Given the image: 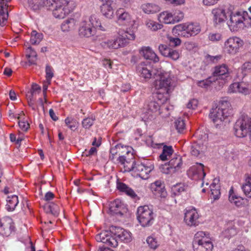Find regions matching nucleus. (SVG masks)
Masks as SVG:
<instances>
[{
	"instance_id": "680f3d73",
	"label": "nucleus",
	"mask_w": 251,
	"mask_h": 251,
	"mask_svg": "<svg viewBox=\"0 0 251 251\" xmlns=\"http://www.w3.org/2000/svg\"><path fill=\"white\" fill-rule=\"evenodd\" d=\"M43 1V8L46 7L48 9L52 10V8L56 5V2L53 0H45Z\"/></svg>"
},
{
	"instance_id": "ddd939ff",
	"label": "nucleus",
	"mask_w": 251,
	"mask_h": 251,
	"mask_svg": "<svg viewBox=\"0 0 251 251\" xmlns=\"http://www.w3.org/2000/svg\"><path fill=\"white\" fill-rule=\"evenodd\" d=\"M230 93H240L244 95L251 93V82L242 81L231 84L228 89Z\"/></svg>"
},
{
	"instance_id": "4be33fe9",
	"label": "nucleus",
	"mask_w": 251,
	"mask_h": 251,
	"mask_svg": "<svg viewBox=\"0 0 251 251\" xmlns=\"http://www.w3.org/2000/svg\"><path fill=\"white\" fill-rule=\"evenodd\" d=\"M137 73L144 78H150L152 76L151 66L147 62H142L136 67Z\"/></svg>"
},
{
	"instance_id": "b1692460",
	"label": "nucleus",
	"mask_w": 251,
	"mask_h": 251,
	"mask_svg": "<svg viewBox=\"0 0 251 251\" xmlns=\"http://www.w3.org/2000/svg\"><path fill=\"white\" fill-rule=\"evenodd\" d=\"M213 75L214 76L219 77V79H227L229 76L228 66L225 64L216 66Z\"/></svg>"
},
{
	"instance_id": "a878e982",
	"label": "nucleus",
	"mask_w": 251,
	"mask_h": 251,
	"mask_svg": "<svg viewBox=\"0 0 251 251\" xmlns=\"http://www.w3.org/2000/svg\"><path fill=\"white\" fill-rule=\"evenodd\" d=\"M212 13L214 16L213 20L214 22L218 24L225 21L228 14L226 12V10L221 8H215L213 9Z\"/></svg>"
},
{
	"instance_id": "39448f33",
	"label": "nucleus",
	"mask_w": 251,
	"mask_h": 251,
	"mask_svg": "<svg viewBox=\"0 0 251 251\" xmlns=\"http://www.w3.org/2000/svg\"><path fill=\"white\" fill-rule=\"evenodd\" d=\"M234 134L239 138L245 137L249 134L251 141V118L242 116L236 122L234 126Z\"/></svg>"
},
{
	"instance_id": "9b49d317",
	"label": "nucleus",
	"mask_w": 251,
	"mask_h": 251,
	"mask_svg": "<svg viewBox=\"0 0 251 251\" xmlns=\"http://www.w3.org/2000/svg\"><path fill=\"white\" fill-rule=\"evenodd\" d=\"M153 169V165L148 161H137L131 171L142 179H146L149 178L150 173Z\"/></svg>"
},
{
	"instance_id": "1a4fd4ad",
	"label": "nucleus",
	"mask_w": 251,
	"mask_h": 251,
	"mask_svg": "<svg viewBox=\"0 0 251 251\" xmlns=\"http://www.w3.org/2000/svg\"><path fill=\"white\" fill-rule=\"evenodd\" d=\"M154 74L156 76L154 81L155 89L169 92L172 81L170 73L160 70Z\"/></svg>"
},
{
	"instance_id": "864d4df0",
	"label": "nucleus",
	"mask_w": 251,
	"mask_h": 251,
	"mask_svg": "<svg viewBox=\"0 0 251 251\" xmlns=\"http://www.w3.org/2000/svg\"><path fill=\"white\" fill-rule=\"evenodd\" d=\"M119 156H122V155H126L129 153H131V150L132 148L129 146H124L122 145L121 144H119Z\"/></svg>"
},
{
	"instance_id": "cd10ccee",
	"label": "nucleus",
	"mask_w": 251,
	"mask_h": 251,
	"mask_svg": "<svg viewBox=\"0 0 251 251\" xmlns=\"http://www.w3.org/2000/svg\"><path fill=\"white\" fill-rule=\"evenodd\" d=\"M251 73V62L244 63L237 70L236 77L239 80L243 79L248 74Z\"/></svg>"
},
{
	"instance_id": "4c0bfd02",
	"label": "nucleus",
	"mask_w": 251,
	"mask_h": 251,
	"mask_svg": "<svg viewBox=\"0 0 251 251\" xmlns=\"http://www.w3.org/2000/svg\"><path fill=\"white\" fill-rule=\"evenodd\" d=\"M44 209L47 213H50L54 216H57L59 213L58 206L53 202L45 205Z\"/></svg>"
},
{
	"instance_id": "f8f14e48",
	"label": "nucleus",
	"mask_w": 251,
	"mask_h": 251,
	"mask_svg": "<svg viewBox=\"0 0 251 251\" xmlns=\"http://www.w3.org/2000/svg\"><path fill=\"white\" fill-rule=\"evenodd\" d=\"M244 45V42L240 38L234 37L227 39L224 44V50L227 53L234 55Z\"/></svg>"
},
{
	"instance_id": "0e129e2a",
	"label": "nucleus",
	"mask_w": 251,
	"mask_h": 251,
	"mask_svg": "<svg viewBox=\"0 0 251 251\" xmlns=\"http://www.w3.org/2000/svg\"><path fill=\"white\" fill-rule=\"evenodd\" d=\"M168 39L170 44L175 47L180 45L181 42L180 39L178 38L169 36L168 37Z\"/></svg>"
},
{
	"instance_id": "8fccbe9b",
	"label": "nucleus",
	"mask_w": 251,
	"mask_h": 251,
	"mask_svg": "<svg viewBox=\"0 0 251 251\" xmlns=\"http://www.w3.org/2000/svg\"><path fill=\"white\" fill-rule=\"evenodd\" d=\"M95 121V118L93 116L86 118L82 121V126L85 129H89L93 125Z\"/></svg>"
},
{
	"instance_id": "20e7f679",
	"label": "nucleus",
	"mask_w": 251,
	"mask_h": 251,
	"mask_svg": "<svg viewBox=\"0 0 251 251\" xmlns=\"http://www.w3.org/2000/svg\"><path fill=\"white\" fill-rule=\"evenodd\" d=\"M96 27H99L101 30H104L99 19L95 15H92L88 20L81 22L78 29V34L81 37H91L95 34Z\"/></svg>"
},
{
	"instance_id": "f704fd0d",
	"label": "nucleus",
	"mask_w": 251,
	"mask_h": 251,
	"mask_svg": "<svg viewBox=\"0 0 251 251\" xmlns=\"http://www.w3.org/2000/svg\"><path fill=\"white\" fill-rule=\"evenodd\" d=\"M169 92L164 91L160 90H157L156 93L154 94L152 99L156 101L160 104L165 102L169 98Z\"/></svg>"
},
{
	"instance_id": "37998d69",
	"label": "nucleus",
	"mask_w": 251,
	"mask_h": 251,
	"mask_svg": "<svg viewBox=\"0 0 251 251\" xmlns=\"http://www.w3.org/2000/svg\"><path fill=\"white\" fill-rule=\"evenodd\" d=\"M43 38L42 33L37 32L36 30H33L31 33L30 43L32 45H37L40 43Z\"/></svg>"
},
{
	"instance_id": "c9c22d12",
	"label": "nucleus",
	"mask_w": 251,
	"mask_h": 251,
	"mask_svg": "<svg viewBox=\"0 0 251 251\" xmlns=\"http://www.w3.org/2000/svg\"><path fill=\"white\" fill-rule=\"evenodd\" d=\"M6 201V209L8 211H13L19 202L18 198L16 195L8 196Z\"/></svg>"
},
{
	"instance_id": "a211bd4d",
	"label": "nucleus",
	"mask_w": 251,
	"mask_h": 251,
	"mask_svg": "<svg viewBox=\"0 0 251 251\" xmlns=\"http://www.w3.org/2000/svg\"><path fill=\"white\" fill-rule=\"evenodd\" d=\"M117 160L122 165H124L125 170L128 172L131 171L137 162L134 160V156L132 152L126 155L120 156Z\"/></svg>"
},
{
	"instance_id": "aec40b11",
	"label": "nucleus",
	"mask_w": 251,
	"mask_h": 251,
	"mask_svg": "<svg viewBox=\"0 0 251 251\" xmlns=\"http://www.w3.org/2000/svg\"><path fill=\"white\" fill-rule=\"evenodd\" d=\"M127 210L126 205L119 199H116L111 202L109 206V210L112 215L122 216Z\"/></svg>"
},
{
	"instance_id": "338daca9",
	"label": "nucleus",
	"mask_w": 251,
	"mask_h": 251,
	"mask_svg": "<svg viewBox=\"0 0 251 251\" xmlns=\"http://www.w3.org/2000/svg\"><path fill=\"white\" fill-rule=\"evenodd\" d=\"M54 198V194L50 191H49L46 193L44 200L46 201H49L52 200Z\"/></svg>"
},
{
	"instance_id": "4468645a",
	"label": "nucleus",
	"mask_w": 251,
	"mask_h": 251,
	"mask_svg": "<svg viewBox=\"0 0 251 251\" xmlns=\"http://www.w3.org/2000/svg\"><path fill=\"white\" fill-rule=\"evenodd\" d=\"M16 227L13 220L8 216L3 217L0 220V234L5 237L15 233Z\"/></svg>"
},
{
	"instance_id": "69168bd1",
	"label": "nucleus",
	"mask_w": 251,
	"mask_h": 251,
	"mask_svg": "<svg viewBox=\"0 0 251 251\" xmlns=\"http://www.w3.org/2000/svg\"><path fill=\"white\" fill-rule=\"evenodd\" d=\"M198 101L196 99H192L189 100L187 104V107L189 109H195L198 106Z\"/></svg>"
},
{
	"instance_id": "bb28decb",
	"label": "nucleus",
	"mask_w": 251,
	"mask_h": 251,
	"mask_svg": "<svg viewBox=\"0 0 251 251\" xmlns=\"http://www.w3.org/2000/svg\"><path fill=\"white\" fill-rule=\"evenodd\" d=\"M140 53L143 55L147 60H152L154 62H157L159 59L156 53L149 47H144L142 49Z\"/></svg>"
},
{
	"instance_id": "49530a36",
	"label": "nucleus",
	"mask_w": 251,
	"mask_h": 251,
	"mask_svg": "<svg viewBox=\"0 0 251 251\" xmlns=\"http://www.w3.org/2000/svg\"><path fill=\"white\" fill-rule=\"evenodd\" d=\"M187 187L183 183H179L174 185L172 188V192L174 196L179 195L186 191Z\"/></svg>"
},
{
	"instance_id": "ea45409f",
	"label": "nucleus",
	"mask_w": 251,
	"mask_h": 251,
	"mask_svg": "<svg viewBox=\"0 0 251 251\" xmlns=\"http://www.w3.org/2000/svg\"><path fill=\"white\" fill-rule=\"evenodd\" d=\"M210 187L211 192V197H212L213 199V201L212 202H213L214 201L219 200L220 197V186L218 184H216L215 182H213Z\"/></svg>"
},
{
	"instance_id": "c756f323",
	"label": "nucleus",
	"mask_w": 251,
	"mask_h": 251,
	"mask_svg": "<svg viewBox=\"0 0 251 251\" xmlns=\"http://www.w3.org/2000/svg\"><path fill=\"white\" fill-rule=\"evenodd\" d=\"M76 24V20L74 18H69L63 22L61 25V28L63 32H68L74 29Z\"/></svg>"
},
{
	"instance_id": "3c124183",
	"label": "nucleus",
	"mask_w": 251,
	"mask_h": 251,
	"mask_svg": "<svg viewBox=\"0 0 251 251\" xmlns=\"http://www.w3.org/2000/svg\"><path fill=\"white\" fill-rule=\"evenodd\" d=\"M196 135L198 138V142L197 144H203L204 142H206L208 140V135L206 133L203 131H197Z\"/></svg>"
},
{
	"instance_id": "5701e85b",
	"label": "nucleus",
	"mask_w": 251,
	"mask_h": 251,
	"mask_svg": "<svg viewBox=\"0 0 251 251\" xmlns=\"http://www.w3.org/2000/svg\"><path fill=\"white\" fill-rule=\"evenodd\" d=\"M160 103L158 102L152 98H150L145 105V108L147 110L148 113L149 114L151 113H155L157 115L160 114L163 112V106L161 108V110L162 112L160 111Z\"/></svg>"
},
{
	"instance_id": "13d9d810",
	"label": "nucleus",
	"mask_w": 251,
	"mask_h": 251,
	"mask_svg": "<svg viewBox=\"0 0 251 251\" xmlns=\"http://www.w3.org/2000/svg\"><path fill=\"white\" fill-rule=\"evenodd\" d=\"M214 80L211 77L199 81L198 85L201 87L206 88Z\"/></svg>"
},
{
	"instance_id": "dca6fc26",
	"label": "nucleus",
	"mask_w": 251,
	"mask_h": 251,
	"mask_svg": "<svg viewBox=\"0 0 251 251\" xmlns=\"http://www.w3.org/2000/svg\"><path fill=\"white\" fill-rule=\"evenodd\" d=\"M63 5H59L57 6L55 5V8L52 9V14L53 16L59 19H63L67 15L70 13L73 10V8H70L69 6L72 4L73 1L69 0V3H66L65 1H61Z\"/></svg>"
},
{
	"instance_id": "7c9ffc66",
	"label": "nucleus",
	"mask_w": 251,
	"mask_h": 251,
	"mask_svg": "<svg viewBox=\"0 0 251 251\" xmlns=\"http://www.w3.org/2000/svg\"><path fill=\"white\" fill-rule=\"evenodd\" d=\"M168 163L175 173L178 172L182 166V158L179 155H175Z\"/></svg>"
},
{
	"instance_id": "052dcab7",
	"label": "nucleus",
	"mask_w": 251,
	"mask_h": 251,
	"mask_svg": "<svg viewBox=\"0 0 251 251\" xmlns=\"http://www.w3.org/2000/svg\"><path fill=\"white\" fill-rule=\"evenodd\" d=\"M19 115H20L19 114ZM18 119L19 120L18 124L20 128L24 131H26L27 129L29 127V124L25 121H22L20 119H21V117L20 116H18Z\"/></svg>"
},
{
	"instance_id": "7ed1b4c3",
	"label": "nucleus",
	"mask_w": 251,
	"mask_h": 251,
	"mask_svg": "<svg viewBox=\"0 0 251 251\" xmlns=\"http://www.w3.org/2000/svg\"><path fill=\"white\" fill-rule=\"evenodd\" d=\"M135 35L133 31L119 30L118 36L113 38L106 39L100 43V46L104 49H118L125 47L128 43V40H134Z\"/></svg>"
},
{
	"instance_id": "473e14b6",
	"label": "nucleus",
	"mask_w": 251,
	"mask_h": 251,
	"mask_svg": "<svg viewBox=\"0 0 251 251\" xmlns=\"http://www.w3.org/2000/svg\"><path fill=\"white\" fill-rule=\"evenodd\" d=\"M228 200L231 203L237 207L242 206L244 203L243 199L235 194L232 188L229 191Z\"/></svg>"
},
{
	"instance_id": "5fc2aeb1",
	"label": "nucleus",
	"mask_w": 251,
	"mask_h": 251,
	"mask_svg": "<svg viewBox=\"0 0 251 251\" xmlns=\"http://www.w3.org/2000/svg\"><path fill=\"white\" fill-rule=\"evenodd\" d=\"M159 169L162 173L165 174H173L175 173L169 163H165L161 165L159 167Z\"/></svg>"
},
{
	"instance_id": "a19ab883",
	"label": "nucleus",
	"mask_w": 251,
	"mask_h": 251,
	"mask_svg": "<svg viewBox=\"0 0 251 251\" xmlns=\"http://www.w3.org/2000/svg\"><path fill=\"white\" fill-rule=\"evenodd\" d=\"M37 56L36 52L31 47H28L26 49V57L28 59L29 65L36 64Z\"/></svg>"
},
{
	"instance_id": "e433bc0d",
	"label": "nucleus",
	"mask_w": 251,
	"mask_h": 251,
	"mask_svg": "<svg viewBox=\"0 0 251 251\" xmlns=\"http://www.w3.org/2000/svg\"><path fill=\"white\" fill-rule=\"evenodd\" d=\"M173 152L174 150L171 146L164 145L159 156L160 159L162 161L167 160L173 155Z\"/></svg>"
},
{
	"instance_id": "6e6d98bb",
	"label": "nucleus",
	"mask_w": 251,
	"mask_h": 251,
	"mask_svg": "<svg viewBox=\"0 0 251 251\" xmlns=\"http://www.w3.org/2000/svg\"><path fill=\"white\" fill-rule=\"evenodd\" d=\"M175 126L178 132H181L185 127V124L183 120L178 118L175 121Z\"/></svg>"
},
{
	"instance_id": "6e6552de",
	"label": "nucleus",
	"mask_w": 251,
	"mask_h": 251,
	"mask_svg": "<svg viewBox=\"0 0 251 251\" xmlns=\"http://www.w3.org/2000/svg\"><path fill=\"white\" fill-rule=\"evenodd\" d=\"M137 218L143 227L151 226L154 221V214L152 209L150 208L148 205L140 206L137 209Z\"/></svg>"
},
{
	"instance_id": "c85d7f7f",
	"label": "nucleus",
	"mask_w": 251,
	"mask_h": 251,
	"mask_svg": "<svg viewBox=\"0 0 251 251\" xmlns=\"http://www.w3.org/2000/svg\"><path fill=\"white\" fill-rule=\"evenodd\" d=\"M117 188L121 192L124 193L131 198H134L137 197L135 192L131 188L123 182H117Z\"/></svg>"
},
{
	"instance_id": "f3484780",
	"label": "nucleus",
	"mask_w": 251,
	"mask_h": 251,
	"mask_svg": "<svg viewBox=\"0 0 251 251\" xmlns=\"http://www.w3.org/2000/svg\"><path fill=\"white\" fill-rule=\"evenodd\" d=\"M199 215L195 208L186 209L184 220L188 226H198L199 224Z\"/></svg>"
},
{
	"instance_id": "c03bdc74",
	"label": "nucleus",
	"mask_w": 251,
	"mask_h": 251,
	"mask_svg": "<svg viewBox=\"0 0 251 251\" xmlns=\"http://www.w3.org/2000/svg\"><path fill=\"white\" fill-rule=\"evenodd\" d=\"M102 14L106 18L111 19L113 16V9L111 5H103L100 6Z\"/></svg>"
},
{
	"instance_id": "393cba45",
	"label": "nucleus",
	"mask_w": 251,
	"mask_h": 251,
	"mask_svg": "<svg viewBox=\"0 0 251 251\" xmlns=\"http://www.w3.org/2000/svg\"><path fill=\"white\" fill-rule=\"evenodd\" d=\"M158 20L160 22H162L166 24H174L179 22L180 19L174 16L171 13L164 11L159 15Z\"/></svg>"
},
{
	"instance_id": "412c9836",
	"label": "nucleus",
	"mask_w": 251,
	"mask_h": 251,
	"mask_svg": "<svg viewBox=\"0 0 251 251\" xmlns=\"http://www.w3.org/2000/svg\"><path fill=\"white\" fill-rule=\"evenodd\" d=\"M151 190L157 197L165 198L167 196V191L165 188L164 184L160 180L151 183Z\"/></svg>"
},
{
	"instance_id": "79ce46f5",
	"label": "nucleus",
	"mask_w": 251,
	"mask_h": 251,
	"mask_svg": "<svg viewBox=\"0 0 251 251\" xmlns=\"http://www.w3.org/2000/svg\"><path fill=\"white\" fill-rule=\"evenodd\" d=\"M8 7L0 6V25L4 26L8 17Z\"/></svg>"
},
{
	"instance_id": "58836bf2",
	"label": "nucleus",
	"mask_w": 251,
	"mask_h": 251,
	"mask_svg": "<svg viewBox=\"0 0 251 251\" xmlns=\"http://www.w3.org/2000/svg\"><path fill=\"white\" fill-rule=\"evenodd\" d=\"M143 11L147 14H153L160 10V7L155 4L147 3L142 5Z\"/></svg>"
},
{
	"instance_id": "6ab92c4d",
	"label": "nucleus",
	"mask_w": 251,
	"mask_h": 251,
	"mask_svg": "<svg viewBox=\"0 0 251 251\" xmlns=\"http://www.w3.org/2000/svg\"><path fill=\"white\" fill-rule=\"evenodd\" d=\"M158 50L163 56L169 57L174 61L177 60L180 57V53L178 50L171 49L166 45H160Z\"/></svg>"
},
{
	"instance_id": "bf43d9fd",
	"label": "nucleus",
	"mask_w": 251,
	"mask_h": 251,
	"mask_svg": "<svg viewBox=\"0 0 251 251\" xmlns=\"http://www.w3.org/2000/svg\"><path fill=\"white\" fill-rule=\"evenodd\" d=\"M208 39L212 42H217L221 40L222 35L219 33H210L208 35Z\"/></svg>"
},
{
	"instance_id": "0eeeda50",
	"label": "nucleus",
	"mask_w": 251,
	"mask_h": 251,
	"mask_svg": "<svg viewBox=\"0 0 251 251\" xmlns=\"http://www.w3.org/2000/svg\"><path fill=\"white\" fill-rule=\"evenodd\" d=\"M229 103L226 101H222L218 106L213 108L210 110L209 117L215 125L216 127L220 125L223 121L227 117V110L225 107H228Z\"/></svg>"
},
{
	"instance_id": "f03ea898",
	"label": "nucleus",
	"mask_w": 251,
	"mask_h": 251,
	"mask_svg": "<svg viewBox=\"0 0 251 251\" xmlns=\"http://www.w3.org/2000/svg\"><path fill=\"white\" fill-rule=\"evenodd\" d=\"M232 6H230L227 12L229 20L227 24L231 31H238L251 26V18L246 11L232 12Z\"/></svg>"
},
{
	"instance_id": "4d7b16f0",
	"label": "nucleus",
	"mask_w": 251,
	"mask_h": 251,
	"mask_svg": "<svg viewBox=\"0 0 251 251\" xmlns=\"http://www.w3.org/2000/svg\"><path fill=\"white\" fill-rule=\"evenodd\" d=\"M45 71L46 80L48 82V84H50L51 79L53 76L52 68L49 65H47Z\"/></svg>"
},
{
	"instance_id": "72a5a7b5",
	"label": "nucleus",
	"mask_w": 251,
	"mask_h": 251,
	"mask_svg": "<svg viewBox=\"0 0 251 251\" xmlns=\"http://www.w3.org/2000/svg\"><path fill=\"white\" fill-rule=\"evenodd\" d=\"M191 170L194 175H197L198 178L203 180L204 178L206 173L204 171V165L201 163H196V165L191 167Z\"/></svg>"
},
{
	"instance_id": "774afa93",
	"label": "nucleus",
	"mask_w": 251,
	"mask_h": 251,
	"mask_svg": "<svg viewBox=\"0 0 251 251\" xmlns=\"http://www.w3.org/2000/svg\"><path fill=\"white\" fill-rule=\"evenodd\" d=\"M102 65L106 68H112V62L110 60L105 59L102 61Z\"/></svg>"
},
{
	"instance_id": "f257e3e1",
	"label": "nucleus",
	"mask_w": 251,
	"mask_h": 251,
	"mask_svg": "<svg viewBox=\"0 0 251 251\" xmlns=\"http://www.w3.org/2000/svg\"><path fill=\"white\" fill-rule=\"evenodd\" d=\"M96 239L98 242L115 248L118 245V240L128 243L131 241L132 237L129 231L120 227L111 226L109 232L104 231L96 235Z\"/></svg>"
},
{
	"instance_id": "e2e57ef3",
	"label": "nucleus",
	"mask_w": 251,
	"mask_h": 251,
	"mask_svg": "<svg viewBox=\"0 0 251 251\" xmlns=\"http://www.w3.org/2000/svg\"><path fill=\"white\" fill-rule=\"evenodd\" d=\"M119 145L117 144L114 147L111 148L110 150V155L109 158L111 160H113L114 159V156L115 155H118L119 156Z\"/></svg>"
},
{
	"instance_id": "2eb2a0df",
	"label": "nucleus",
	"mask_w": 251,
	"mask_h": 251,
	"mask_svg": "<svg viewBox=\"0 0 251 251\" xmlns=\"http://www.w3.org/2000/svg\"><path fill=\"white\" fill-rule=\"evenodd\" d=\"M117 18V22L120 25L123 26H132L135 23L131 15L126 12L124 9H118L116 13Z\"/></svg>"
},
{
	"instance_id": "2f4dec72",
	"label": "nucleus",
	"mask_w": 251,
	"mask_h": 251,
	"mask_svg": "<svg viewBox=\"0 0 251 251\" xmlns=\"http://www.w3.org/2000/svg\"><path fill=\"white\" fill-rule=\"evenodd\" d=\"M237 233V229L232 221H230L227 224L226 228L222 232L223 236L228 239L235 236Z\"/></svg>"
},
{
	"instance_id": "423d86ee",
	"label": "nucleus",
	"mask_w": 251,
	"mask_h": 251,
	"mask_svg": "<svg viewBox=\"0 0 251 251\" xmlns=\"http://www.w3.org/2000/svg\"><path fill=\"white\" fill-rule=\"evenodd\" d=\"M193 248L194 251H212L213 245L212 242L205 236V232L200 231L195 234L193 241Z\"/></svg>"
},
{
	"instance_id": "603ef678",
	"label": "nucleus",
	"mask_w": 251,
	"mask_h": 251,
	"mask_svg": "<svg viewBox=\"0 0 251 251\" xmlns=\"http://www.w3.org/2000/svg\"><path fill=\"white\" fill-rule=\"evenodd\" d=\"M146 241L150 248L153 250L156 249L159 245L156 238L152 236L148 237Z\"/></svg>"
},
{
	"instance_id": "9d476101",
	"label": "nucleus",
	"mask_w": 251,
	"mask_h": 251,
	"mask_svg": "<svg viewBox=\"0 0 251 251\" xmlns=\"http://www.w3.org/2000/svg\"><path fill=\"white\" fill-rule=\"evenodd\" d=\"M175 29L180 32L178 33V35L187 38L197 35L200 32L201 28L199 24L191 23L176 25L173 30Z\"/></svg>"
},
{
	"instance_id": "de8ad7c7",
	"label": "nucleus",
	"mask_w": 251,
	"mask_h": 251,
	"mask_svg": "<svg viewBox=\"0 0 251 251\" xmlns=\"http://www.w3.org/2000/svg\"><path fill=\"white\" fill-rule=\"evenodd\" d=\"M66 126L72 130H75L78 126V123L74 118L67 117L65 120Z\"/></svg>"
},
{
	"instance_id": "09e8293b",
	"label": "nucleus",
	"mask_w": 251,
	"mask_h": 251,
	"mask_svg": "<svg viewBox=\"0 0 251 251\" xmlns=\"http://www.w3.org/2000/svg\"><path fill=\"white\" fill-rule=\"evenodd\" d=\"M203 147L200 144L195 143L191 146L190 152L192 155L198 156L201 152H203Z\"/></svg>"
},
{
	"instance_id": "a18cd8bd",
	"label": "nucleus",
	"mask_w": 251,
	"mask_h": 251,
	"mask_svg": "<svg viewBox=\"0 0 251 251\" xmlns=\"http://www.w3.org/2000/svg\"><path fill=\"white\" fill-rule=\"evenodd\" d=\"M145 25L149 29L152 31H156L158 29H161L163 27L162 25L150 19L146 21Z\"/></svg>"
}]
</instances>
